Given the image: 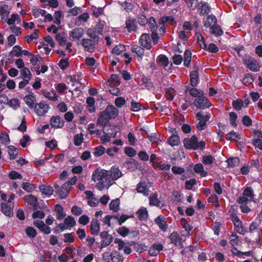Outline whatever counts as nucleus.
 I'll list each match as a JSON object with an SVG mask.
<instances>
[{"mask_svg":"<svg viewBox=\"0 0 262 262\" xmlns=\"http://www.w3.org/2000/svg\"><path fill=\"white\" fill-rule=\"evenodd\" d=\"M204 26L205 27L210 28L216 25V19L215 17L212 15H209L206 20H204Z\"/></svg>","mask_w":262,"mask_h":262,"instance_id":"23","label":"nucleus"},{"mask_svg":"<svg viewBox=\"0 0 262 262\" xmlns=\"http://www.w3.org/2000/svg\"><path fill=\"white\" fill-rule=\"evenodd\" d=\"M125 50V47L123 45H119L116 46L112 50V53L114 54L119 55L122 53Z\"/></svg>","mask_w":262,"mask_h":262,"instance_id":"53","label":"nucleus"},{"mask_svg":"<svg viewBox=\"0 0 262 262\" xmlns=\"http://www.w3.org/2000/svg\"><path fill=\"white\" fill-rule=\"evenodd\" d=\"M8 100V104L14 110H16L20 106V102L18 99L13 98L10 100H8L7 96H5Z\"/></svg>","mask_w":262,"mask_h":262,"instance_id":"34","label":"nucleus"},{"mask_svg":"<svg viewBox=\"0 0 262 262\" xmlns=\"http://www.w3.org/2000/svg\"><path fill=\"white\" fill-rule=\"evenodd\" d=\"M194 70L190 73V83L192 86H195L198 83L199 78L198 68L195 66L193 67Z\"/></svg>","mask_w":262,"mask_h":262,"instance_id":"16","label":"nucleus"},{"mask_svg":"<svg viewBox=\"0 0 262 262\" xmlns=\"http://www.w3.org/2000/svg\"><path fill=\"white\" fill-rule=\"evenodd\" d=\"M116 134H111L108 133V134H105V135L102 136L100 137L101 140L102 141V144H105L106 142H108L110 140V138L111 137H115Z\"/></svg>","mask_w":262,"mask_h":262,"instance_id":"59","label":"nucleus"},{"mask_svg":"<svg viewBox=\"0 0 262 262\" xmlns=\"http://www.w3.org/2000/svg\"><path fill=\"white\" fill-rule=\"evenodd\" d=\"M31 58L30 60L31 63L33 66H38L39 64H42L43 63V61L42 60V58L38 55H32Z\"/></svg>","mask_w":262,"mask_h":262,"instance_id":"36","label":"nucleus"},{"mask_svg":"<svg viewBox=\"0 0 262 262\" xmlns=\"http://www.w3.org/2000/svg\"><path fill=\"white\" fill-rule=\"evenodd\" d=\"M2 212L8 216H11L13 215V210L11 207V204H8L6 203H2Z\"/></svg>","mask_w":262,"mask_h":262,"instance_id":"21","label":"nucleus"},{"mask_svg":"<svg viewBox=\"0 0 262 262\" xmlns=\"http://www.w3.org/2000/svg\"><path fill=\"white\" fill-rule=\"evenodd\" d=\"M194 170L196 173H199L202 177H205L207 175V172L204 170V167L201 163H198L194 165Z\"/></svg>","mask_w":262,"mask_h":262,"instance_id":"29","label":"nucleus"},{"mask_svg":"<svg viewBox=\"0 0 262 262\" xmlns=\"http://www.w3.org/2000/svg\"><path fill=\"white\" fill-rule=\"evenodd\" d=\"M42 94L43 96L49 100L53 101H57L59 96L56 94L55 91H52L51 92L42 91Z\"/></svg>","mask_w":262,"mask_h":262,"instance_id":"20","label":"nucleus"},{"mask_svg":"<svg viewBox=\"0 0 262 262\" xmlns=\"http://www.w3.org/2000/svg\"><path fill=\"white\" fill-rule=\"evenodd\" d=\"M111 259L112 262H123L122 256L117 251H114L112 252Z\"/></svg>","mask_w":262,"mask_h":262,"instance_id":"37","label":"nucleus"},{"mask_svg":"<svg viewBox=\"0 0 262 262\" xmlns=\"http://www.w3.org/2000/svg\"><path fill=\"white\" fill-rule=\"evenodd\" d=\"M244 63L253 72H257L260 70L258 63L250 56H245L243 59Z\"/></svg>","mask_w":262,"mask_h":262,"instance_id":"3","label":"nucleus"},{"mask_svg":"<svg viewBox=\"0 0 262 262\" xmlns=\"http://www.w3.org/2000/svg\"><path fill=\"white\" fill-rule=\"evenodd\" d=\"M39 189L43 194L47 196L52 195L54 191L53 188L49 185H42L40 186Z\"/></svg>","mask_w":262,"mask_h":262,"instance_id":"28","label":"nucleus"},{"mask_svg":"<svg viewBox=\"0 0 262 262\" xmlns=\"http://www.w3.org/2000/svg\"><path fill=\"white\" fill-rule=\"evenodd\" d=\"M21 76L23 79L30 80L32 77V74L29 70L27 68H23L20 71Z\"/></svg>","mask_w":262,"mask_h":262,"instance_id":"38","label":"nucleus"},{"mask_svg":"<svg viewBox=\"0 0 262 262\" xmlns=\"http://www.w3.org/2000/svg\"><path fill=\"white\" fill-rule=\"evenodd\" d=\"M149 205L152 206H159L161 202L158 199L157 193H152L149 198Z\"/></svg>","mask_w":262,"mask_h":262,"instance_id":"31","label":"nucleus"},{"mask_svg":"<svg viewBox=\"0 0 262 262\" xmlns=\"http://www.w3.org/2000/svg\"><path fill=\"white\" fill-rule=\"evenodd\" d=\"M138 192L143 193L144 195H147L149 193V189L145 182H140L137 188Z\"/></svg>","mask_w":262,"mask_h":262,"instance_id":"26","label":"nucleus"},{"mask_svg":"<svg viewBox=\"0 0 262 262\" xmlns=\"http://www.w3.org/2000/svg\"><path fill=\"white\" fill-rule=\"evenodd\" d=\"M155 223L157 225L159 228L163 232H166L168 228V225L167 223L165 217L162 215H159L155 220Z\"/></svg>","mask_w":262,"mask_h":262,"instance_id":"8","label":"nucleus"},{"mask_svg":"<svg viewBox=\"0 0 262 262\" xmlns=\"http://www.w3.org/2000/svg\"><path fill=\"white\" fill-rule=\"evenodd\" d=\"M55 210L57 212V218L58 219H62L65 216L66 213L63 211V207L60 205H56L55 206Z\"/></svg>","mask_w":262,"mask_h":262,"instance_id":"35","label":"nucleus"},{"mask_svg":"<svg viewBox=\"0 0 262 262\" xmlns=\"http://www.w3.org/2000/svg\"><path fill=\"white\" fill-rule=\"evenodd\" d=\"M132 51L136 53L139 56L142 57L144 55V50L138 46H134L132 47Z\"/></svg>","mask_w":262,"mask_h":262,"instance_id":"54","label":"nucleus"},{"mask_svg":"<svg viewBox=\"0 0 262 262\" xmlns=\"http://www.w3.org/2000/svg\"><path fill=\"white\" fill-rule=\"evenodd\" d=\"M227 163L229 166L233 167L238 165L239 163V160L236 157L230 158L228 159Z\"/></svg>","mask_w":262,"mask_h":262,"instance_id":"49","label":"nucleus"},{"mask_svg":"<svg viewBox=\"0 0 262 262\" xmlns=\"http://www.w3.org/2000/svg\"><path fill=\"white\" fill-rule=\"evenodd\" d=\"M22 188L27 192H32L33 190L35 189V186L34 185L30 184L28 182H25L22 184Z\"/></svg>","mask_w":262,"mask_h":262,"instance_id":"56","label":"nucleus"},{"mask_svg":"<svg viewBox=\"0 0 262 262\" xmlns=\"http://www.w3.org/2000/svg\"><path fill=\"white\" fill-rule=\"evenodd\" d=\"M190 94L193 97H200L203 96V91H200L196 89L192 88L190 90Z\"/></svg>","mask_w":262,"mask_h":262,"instance_id":"58","label":"nucleus"},{"mask_svg":"<svg viewBox=\"0 0 262 262\" xmlns=\"http://www.w3.org/2000/svg\"><path fill=\"white\" fill-rule=\"evenodd\" d=\"M234 227L235 230L241 234L244 235L246 232L241 222L235 224Z\"/></svg>","mask_w":262,"mask_h":262,"instance_id":"48","label":"nucleus"},{"mask_svg":"<svg viewBox=\"0 0 262 262\" xmlns=\"http://www.w3.org/2000/svg\"><path fill=\"white\" fill-rule=\"evenodd\" d=\"M134 248L136 251L140 253L145 251L147 250V247L142 244H134Z\"/></svg>","mask_w":262,"mask_h":262,"instance_id":"55","label":"nucleus"},{"mask_svg":"<svg viewBox=\"0 0 262 262\" xmlns=\"http://www.w3.org/2000/svg\"><path fill=\"white\" fill-rule=\"evenodd\" d=\"M110 177V172L108 170L97 169L93 173L92 180L94 182L99 181L96 187L99 190H102L112 185Z\"/></svg>","mask_w":262,"mask_h":262,"instance_id":"1","label":"nucleus"},{"mask_svg":"<svg viewBox=\"0 0 262 262\" xmlns=\"http://www.w3.org/2000/svg\"><path fill=\"white\" fill-rule=\"evenodd\" d=\"M258 225L255 223H252L249 227V231L251 233H253L254 236L253 238H250L246 237L245 238V241L247 242H256L257 243L260 240V235L258 231L257 230Z\"/></svg>","mask_w":262,"mask_h":262,"instance_id":"4","label":"nucleus"},{"mask_svg":"<svg viewBox=\"0 0 262 262\" xmlns=\"http://www.w3.org/2000/svg\"><path fill=\"white\" fill-rule=\"evenodd\" d=\"M100 230L99 221L96 219H93L91 222V232L92 234L97 235Z\"/></svg>","mask_w":262,"mask_h":262,"instance_id":"17","label":"nucleus"},{"mask_svg":"<svg viewBox=\"0 0 262 262\" xmlns=\"http://www.w3.org/2000/svg\"><path fill=\"white\" fill-rule=\"evenodd\" d=\"M198 9L201 15L208 14L210 11V8L207 3L201 2L198 5Z\"/></svg>","mask_w":262,"mask_h":262,"instance_id":"19","label":"nucleus"},{"mask_svg":"<svg viewBox=\"0 0 262 262\" xmlns=\"http://www.w3.org/2000/svg\"><path fill=\"white\" fill-rule=\"evenodd\" d=\"M50 125L54 128H62L64 125V121L59 116H53L50 120Z\"/></svg>","mask_w":262,"mask_h":262,"instance_id":"9","label":"nucleus"},{"mask_svg":"<svg viewBox=\"0 0 262 262\" xmlns=\"http://www.w3.org/2000/svg\"><path fill=\"white\" fill-rule=\"evenodd\" d=\"M191 58V53L189 50H186L184 53V64L188 67L190 65Z\"/></svg>","mask_w":262,"mask_h":262,"instance_id":"46","label":"nucleus"},{"mask_svg":"<svg viewBox=\"0 0 262 262\" xmlns=\"http://www.w3.org/2000/svg\"><path fill=\"white\" fill-rule=\"evenodd\" d=\"M125 27L127 29L128 31L129 32L135 30L136 28L135 20L130 19L126 20Z\"/></svg>","mask_w":262,"mask_h":262,"instance_id":"43","label":"nucleus"},{"mask_svg":"<svg viewBox=\"0 0 262 262\" xmlns=\"http://www.w3.org/2000/svg\"><path fill=\"white\" fill-rule=\"evenodd\" d=\"M196 117L198 120L199 121V123L196 125L197 128L200 130L204 129L206 125V122L203 118V114L201 112H199L196 114Z\"/></svg>","mask_w":262,"mask_h":262,"instance_id":"18","label":"nucleus"},{"mask_svg":"<svg viewBox=\"0 0 262 262\" xmlns=\"http://www.w3.org/2000/svg\"><path fill=\"white\" fill-rule=\"evenodd\" d=\"M8 153L10 156L11 160L15 159L18 155V149L13 146H9L8 147Z\"/></svg>","mask_w":262,"mask_h":262,"instance_id":"39","label":"nucleus"},{"mask_svg":"<svg viewBox=\"0 0 262 262\" xmlns=\"http://www.w3.org/2000/svg\"><path fill=\"white\" fill-rule=\"evenodd\" d=\"M205 50L211 53H216L219 51V48L214 43H211L208 46H207V48Z\"/></svg>","mask_w":262,"mask_h":262,"instance_id":"64","label":"nucleus"},{"mask_svg":"<svg viewBox=\"0 0 262 262\" xmlns=\"http://www.w3.org/2000/svg\"><path fill=\"white\" fill-rule=\"evenodd\" d=\"M84 29L81 28H76L70 31L69 33L70 39L72 41L79 40L84 34Z\"/></svg>","mask_w":262,"mask_h":262,"instance_id":"6","label":"nucleus"},{"mask_svg":"<svg viewBox=\"0 0 262 262\" xmlns=\"http://www.w3.org/2000/svg\"><path fill=\"white\" fill-rule=\"evenodd\" d=\"M243 193L249 198V200H252L253 199V191L251 187L246 188L244 191Z\"/></svg>","mask_w":262,"mask_h":262,"instance_id":"61","label":"nucleus"},{"mask_svg":"<svg viewBox=\"0 0 262 262\" xmlns=\"http://www.w3.org/2000/svg\"><path fill=\"white\" fill-rule=\"evenodd\" d=\"M211 33L215 36H221L223 34V31L220 27L217 25L212 26L210 28Z\"/></svg>","mask_w":262,"mask_h":262,"instance_id":"41","label":"nucleus"},{"mask_svg":"<svg viewBox=\"0 0 262 262\" xmlns=\"http://www.w3.org/2000/svg\"><path fill=\"white\" fill-rule=\"evenodd\" d=\"M167 143L171 146H177L180 143V138L177 135H172L167 140Z\"/></svg>","mask_w":262,"mask_h":262,"instance_id":"30","label":"nucleus"},{"mask_svg":"<svg viewBox=\"0 0 262 262\" xmlns=\"http://www.w3.org/2000/svg\"><path fill=\"white\" fill-rule=\"evenodd\" d=\"M26 232L27 235L31 237H34L37 233L36 230L32 227H27Z\"/></svg>","mask_w":262,"mask_h":262,"instance_id":"60","label":"nucleus"},{"mask_svg":"<svg viewBox=\"0 0 262 262\" xmlns=\"http://www.w3.org/2000/svg\"><path fill=\"white\" fill-rule=\"evenodd\" d=\"M64 223L67 226V228H69L70 229L75 226L76 221L73 217L68 216L64 219Z\"/></svg>","mask_w":262,"mask_h":262,"instance_id":"42","label":"nucleus"},{"mask_svg":"<svg viewBox=\"0 0 262 262\" xmlns=\"http://www.w3.org/2000/svg\"><path fill=\"white\" fill-rule=\"evenodd\" d=\"M120 200L119 199L112 200L110 204V208L114 212H117L119 210Z\"/></svg>","mask_w":262,"mask_h":262,"instance_id":"40","label":"nucleus"},{"mask_svg":"<svg viewBox=\"0 0 262 262\" xmlns=\"http://www.w3.org/2000/svg\"><path fill=\"white\" fill-rule=\"evenodd\" d=\"M185 2L188 8L191 10H195L199 5L198 0H185Z\"/></svg>","mask_w":262,"mask_h":262,"instance_id":"45","label":"nucleus"},{"mask_svg":"<svg viewBox=\"0 0 262 262\" xmlns=\"http://www.w3.org/2000/svg\"><path fill=\"white\" fill-rule=\"evenodd\" d=\"M138 219L140 221L146 220L148 217V212L146 208L142 207L136 212Z\"/></svg>","mask_w":262,"mask_h":262,"instance_id":"24","label":"nucleus"},{"mask_svg":"<svg viewBox=\"0 0 262 262\" xmlns=\"http://www.w3.org/2000/svg\"><path fill=\"white\" fill-rule=\"evenodd\" d=\"M26 104L30 107L32 108L36 101L35 97L33 94L28 95L24 99Z\"/></svg>","mask_w":262,"mask_h":262,"instance_id":"25","label":"nucleus"},{"mask_svg":"<svg viewBox=\"0 0 262 262\" xmlns=\"http://www.w3.org/2000/svg\"><path fill=\"white\" fill-rule=\"evenodd\" d=\"M71 189V187H68V186H64V184L62 185V186L60 188L59 190H58V193L60 195V197L61 199L65 198L67 195L69 194L70 190Z\"/></svg>","mask_w":262,"mask_h":262,"instance_id":"33","label":"nucleus"},{"mask_svg":"<svg viewBox=\"0 0 262 262\" xmlns=\"http://www.w3.org/2000/svg\"><path fill=\"white\" fill-rule=\"evenodd\" d=\"M25 200L30 205L35 206L37 201V199L33 195L30 194L25 196Z\"/></svg>","mask_w":262,"mask_h":262,"instance_id":"52","label":"nucleus"},{"mask_svg":"<svg viewBox=\"0 0 262 262\" xmlns=\"http://www.w3.org/2000/svg\"><path fill=\"white\" fill-rule=\"evenodd\" d=\"M157 62L161 67H163L165 69L168 64V61L167 57L163 55H160L157 58Z\"/></svg>","mask_w":262,"mask_h":262,"instance_id":"44","label":"nucleus"},{"mask_svg":"<svg viewBox=\"0 0 262 262\" xmlns=\"http://www.w3.org/2000/svg\"><path fill=\"white\" fill-rule=\"evenodd\" d=\"M17 21V23H20V18L19 16L17 14H13L11 15V17L8 19V24L9 25H12Z\"/></svg>","mask_w":262,"mask_h":262,"instance_id":"50","label":"nucleus"},{"mask_svg":"<svg viewBox=\"0 0 262 262\" xmlns=\"http://www.w3.org/2000/svg\"><path fill=\"white\" fill-rule=\"evenodd\" d=\"M55 39L61 46L66 45L67 39L64 33L57 34L55 36Z\"/></svg>","mask_w":262,"mask_h":262,"instance_id":"32","label":"nucleus"},{"mask_svg":"<svg viewBox=\"0 0 262 262\" xmlns=\"http://www.w3.org/2000/svg\"><path fill=\"white\" fill-rule=\"evenodd\" d=\"M49 106L48 104L43 102L37 103L34 106V111L38 116H43L48 112Z\"/></svg>","mask_w":262,"mask_h":262,"instance_id":"5","label":"nucleus"},{"mask_svg":"<svg viewBox=\"0 0 262 262\" xmlns=\"http://www.w3.org/2000/svg\"><path fill=\"white\" fill-rule=\"evenodd\" d=\"M108 171L110 172L111 182L113 181L118 179L122 175V172L119 169V168L115 166L112 167L111 170Z\"/></svg>","mask_w":262,"mask_h":262,"instance_id":"14","label":"nucleus"},{"mask_svg":"<svg viewBox=\"0 0 262 262\" xmlns=\"http://www.w3.org/2000/svg\"><path fill=\"white\" fill-rule=\"evenodd\" d=\"M194 103L198 108L202 109H205L211 106V103L208 100L206 97H203L202 96L195 99Z\"/></svg>","mask_w":262,"mask_h":262,"instance_id":"7","label":"nucleus"},{"mask_svg":"<svg viewBox=\"0 0 262 262\" xmlns=\"http://www.w3.org/2000/svg\"><path fill=\"white\" fill-rule=\"evenodd\" d=\"M83 135L82 134H77L74 136V142L75 145H80L83 142Z\"/></svg>","mask_w":262,"mask_h":262,"instance_id":"62","label":"nucleus"},{"mask_svg":"<svg viewBox=\"0 0 262 262\" xmlns=\"http://www.w3.org/2000/svg\"><path fill=\"white\" fill-rule=\"evenodd\" d=\"M171 243L175 246L182 248V239L180 235L176 232H173L169 236Z\"/></svg>","mask_w":262,"mask_h":262,"instance_id":"13","label":"nucleus"},{"mask_svg":"<svg viewBox=\"0 0 262 262\" xmlns=\"http://www.w3.org/2000/svg\"><path fill=\"white\" fill-rule=\"evenodd\" d=\"M233 107L236 110H241L244 105V103L241 99H237L232 102Z\"/></svg>","mask_w":262,"mask_h":262,"instance_id":"57","label":"nucleus"},{"mask_svg":"<svg viewBox=\"0 0 262 262\" xmlns=\"http://www.w3.org/2000/svg\"><path fill=\"white\" fill-rule=\"evenodd\" d=\"M139 42L143 48H145L148 50L150 49L151 48L150 38L149 35L147 33H143L141 36Z\"/></svg>","mask_w":262,"mask_h":262,"instance_id":"11","label":"nucleus"},{"mask_svg":"<svg viewBox=\"0 0 262 262\" xmlns=\"http://www.w3.org/2000/svg\"><path fill=\"white\" fill-rule=\"evenodd\" d=\"M64 238H63V242L64 243H72L74 242V237L73 235V234L71 233H66L63 235Z\"/></svg>","mask_w":262,"mask_h":262,"instance_id":"63","label":"nucleus"},{"mask_svg":"<svg viewBox=\"0 0 262 262\" xmlns=\"http://www.w3.org/2000/svg\"><path fill=\"white\" fill-rule=\"evenodd\" d=\"M97 43L90 39L84 38L82 40L81 45L86 51L93 52L94 51Z\"/></svg>","mask_w":262,"mask_h":262,"instance_id":"10","label":"nucleus"},{"mask_svg":"<svg viewBox=\"0 0 262 262\" xmlns=\"http://www.w3.org/2000/svg\"><path fill=\"white\" fill-rule=\"evenodd\" d=\"M89 14L87 12H84L75 19V24L77 26H79L81 24V22L85 23L89 18Z\"/></svg>","mask_w":262,"mask_h":262,"instance_id":"27","label":"nucleus"},{"mask_svg":"<svg viewBox=\"0 0 262 262\" xmlns=\"http://www.w3.org/2000/svg\"><path fill=\"white\" fill-rule=\"evenodd\" d=\"M184 145L188 149L196 150L200 149L203 150L205 147V143L204 141L198 142V138L193 136L190 138H185L183 140Z\"/></svg>","mask_w":262,"mask_h":262,"instance_id":"2","label":"nucleus"},{"mask_svg":"<svg viewBox=\"0 0 262 262\" xmlns=\"http://www.w3.org/2000/svg\"><path fill=\"white\" fill-rule=\"evenodd\" d=\"M110 120H111L110 118L105 111H103L99 114L97 120V124L104 127L107 124Z\"/></svg>","mask_w":262,"mask_h":262,"instance_id":"12","label":"nucleus"},{"mask_svg":"<svg viewBox=\"0 0 262 262\" xmlns=\"http://www.w3.org/2000/svg\"><path fill=\"white\" fill-rule=\"evenodd\" d=\"M87 33L89 36L91 38L90 39H91L93 41L95 42L97 44L98 43V35L100 33H98V31L95 29H89L87 31Z\"/></svg>","mask_w":262,"mask_h":262,"instance_id":"22","label":"nucleus"},{"mask_svg":"<svg viewBox=\"0 0 262 262\" xmlns=\"http://www.w3.org/2000/svg\"><path fill=\"white\" fill-rule=\"evenodd\" d=\"M0 141L4 144H8L10 142L9 135L4 132L0 133Z\"/></svg>","mask_w":262,"mask_h":262,"instance_id":"51","label":"nucleus"},{"mask_svg":"<svg viewBox=\"0 0 262 262\" xmlns=\"http://www.w3.org/2000/svg\"><path fill=\"white\" fill-rule=\"evenodd\" d=\"M88 107L90 112L93 113L95 111V107L94 106L95 100L93 97H88L86 99Z\"/></svg>","mask_w":262,"mask_h":262,"instance_id":"47","label":"nucleus"},{"mask_svg":"<svg viewBox=\"0 0 262 262\" xmlns=\"http://www.w3.org/2000/svg\"><path fill=\"white\" fill-rule=\"evenodd\" d=\"M104 111L111 119L115 118L119 113L118 108L113 105H108Z\"/></svg>","mask_w":262,"mask_h":262,"instance_id":"15","label":"nucleus"}]
</instances>
